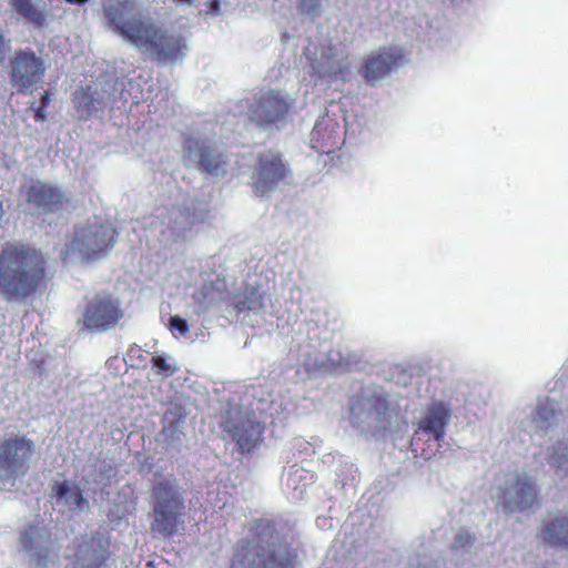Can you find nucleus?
<instances>
[{
	"label": "nucleus",
	"instance_id": "473e14b6",
	"mask_svg": "<svg viewBox=\"0 0 568 568\" xmlns=\"http://www.w3.org/2000/svg\"><path fill=\"white\" fill-rule=\"evenodd\" d=\"M4 216L3 201L0 199V221Z\"/></svg>",
	"mask_w": 568,
	"mask_h": 568
},
{
	"label": "nucleus",
	"instance_id": "20e7f679",
	"mask_svg": "<svg viewBox=\"0 0 568 568\" xmlns=\"http://www.w3.org/2000/svg\"><path fill=\"white\" fill-rule=\"evenodd\" d=\"M450 419L452 408L447 403L435 400L427 405L420 417L413 423L412 450L427 459L434 456L445 440Z\"/></svg>",
	"mask_w": 568,
	"mask_h": 568
},
{
	"label": "nucleus",
	"instance_id": "a878e982",
	"mask_svg": "<svg viewBox=\"0 0 568 568\" xmlns=\"http://www.w3.org/2000/svg\"><path fill=\"white\" fill-rule=\"evenodd\" d=\"M151 363L152 367L156 368L155 373L164 377L172 376L178 371L174 365L168 363L166 359L160 355L152 356Z\"/></svg>",
	"mask_w": 568,
	"mask_h": 568
},
{
	"label": "nucleus",
	"instance_id": "423d86ee",
	"mask_svg": "<svg viewBox=\"0 0 568 568\" xmlns=\"http://www.w3.org/2000/svg\"><path fill=\"white\" fill-rule=\"evenodd\" d=\"M183 158L204 175L214 178L225 176L231 168L226 152L215 143L187 135L183 140Z\"/></svg>",
	"mask_w": 568,
	"mask_h": 568
},
{
	"label": "nucleus",
	"instance_id": "dca6fc26",
	"mask_svg": "<svg viewBox=\"0 0 568 568\" xmlns=\"http://www.w3.org/2000/svg\"><path fill=\"white\" fill-rule=\"evenodd\" d=\"M404 63V54L394 48H383L378 54L368 57L362 73L367 81H376Z\"/></svg>",
	"mask_w": 568,
	"mask_h": 568
},
{
	"label": "nucleus",
	"instance_id": "7c9ffc66",
	"mask_svg": "<svg viewBox=\"0 0 568 568\" xmlns=\"http://www.w3.org/2000/svg\"><path fill=\"white\" fill-rule=\"evenodd\" d=\"M206 13L210 16H219L221 13V1L220 0H206L205 2Z\"/></svg>",
	"mask_w": 568,
	"mask_h": 568
},
{
	"label": "nucleus",
	"instance_id": "aec40b11",
	"mask_svg": "<svg viewBox=\"0 0 568 568\" xmlns=\"http://www.w3.org/2000/svg\"><path fill=\"white\" fill-rule=\"evenodd\" d=\"M541 536L546 544L568 548V516L556 517L541 529Z\"/></svg>",
	"mask_w": 568,
	"mask_h": 568
},
{
	"label": "nucleus",
	"instance_id": "6ab92c4d",
	"mask_svg": "<svg viewBox=\"0 0 568 568\" xmlns=\"http://www.w3.org/2000/svg\"><path fill=\"white\" fill-rule=\"evenodd\" d=\"M10 6L16 13L34 28L41 29L47 24L48 12L39 8L32 0H10Z\"/></svg>",
	"mask_w": 568,
	"mask_h": 568
},
{
	"label": "nucleus",
	"instance_id": "39448f33",
	"mask_svg": "<svg viewBox=\"0 0 568 568\" xmlns=\"http://www.w3.org/2000/svg\"><path fill=\"white\" fill-rule=\"evenodd\" d=\"M116 234V229L109 221H95L77 225L73 236L65 244L61 256L67 261L78 254L84 262L102 258L114 246Z\"/></svg>",
	"mask_w": 568,
	"mask_h": 568
},
{
	"label": "nucleus",
	"instance_id": "2f4dec72",
	"mask_svg": "<svg viewBox=\"0 0 568 568\" xmlns=\"http://www.w3.org/2000/svg\"><path fill=\"white\" fill-rule=\"evenodd\" d=\"M65 2L73 4V6H84L89 2V0H64Z\"/></svg>",
	"mask_w": 568,
	"mask_h": 568
},
{
	"label": "nucleus",
	"instance_id": "f3484780",
	"mask_svg": "<svg viewBox=\"0 0 568 568\" xmlns=\"http://www.w3.org/2000/svg\"><path fill=\"white\" fill-rule=\"evenodd\" d=\"M109 558V540L102 536H92L79 545L75 568H101Z\"/></svg>",
	"mask_w": 568,
	"mask_h": 568
},
{
	"label": "nucleus",
	"instance_id": "a211bd4d",
	"mask_svg": "<svg viewBox=\"0 0 568 568\" xmlns=\"http://www.w3.org/2000/svg\"><path fill=\"white\" fill-rule=\"evenodd\" d=\"M339 124L333 120L317 121L311 132L312 148L323 154L333 153L339 145Z\"/></svg>",
	"mask_w": 568,
	"mask_h": 568
},
{
	"label": "nucleus",
	"instance_id": "0eeeda50",
	"mask_svg": "<svg viewBox=\"0 0 568 568\" xmlns=\"http://www.w3.org/2000/svg\"><path fill=\"white\" fill-rule=\"evenodd\" d=\"M293 103L280 89L262 90L248 105L250 120L262 128L278 126L286 121Z\"/></svg>",
	"mask_w": 568,
	"mask_h": 568
},
{
	"label": "nucleus",
	"instance_id": "5701e85b",
	"mask_svg": "<svg viewBox=\"0 0 568 568\" xmlns=\"http://www.w3.org/2000/svg\"><path fill=\"white\" fill-rule=\"evenodd\" d=\"M556 418V410L552 400L546 398L539 403L534 414V422L540 429H547Z\"/></svg>",
	"mask_w": 568,
	"mask_h": 568
},
{
	"label": "nucleus",
	"instance_id": "f03ea898",
	"mask_svg": "<svg viewBox=\"0 0 568 568\" xmlns=\"http://www.w3.org/2000/svg\"><path fill=\"white\" fill-rule=\"evenodd\" d=\"M43 254L23 243L7 242L0 251V296L11 303L33 296L45 286Z\"/></svg>",
	"mask_w": 568,
	"mask_h": 568
},
{
	"label": "nucleus",
	"instance_id": "cd10ccee",
	"mask_svg": "<svg viewBox=\"0 0 568 568\" xmlns=\"http://www.w3.org/2000/svg\"><path fill=\"white\" fill-rule=\"evenodd\" d=\"M170 327L172 331L179 332L180 335L184 336L189 333L187 322L180 316H172L170 320Z\"/></svg>",
	"mask_w": 568,
	"mask_h": 568
},
{
	"label": "nucleus",
	"instance_id": "c85d7f7f",
	"mask_svg": "<svg viewBox=\"0 0 568 568\" xmlns=\"http://www.w3.org/2000/svg\"><path fill=\"white\" fill-rule=\"evenodd\" d=\"M474 537L468 532H459L454 541V548H467L473 545Z\"/></svg>",
	"mask_w": 568,
	"mask_h": 568
},
{
	"label": "nucleus",
	"instance_id": "9b49d317",
	"mask_svg": "<svg viewBox=\"0 0 568 568\" xmlns=\"http://www.w3.org/2000/svg\"><path fill=\"white\" fill-rule=\"evenodd\" d=\"M290 174V169L284 163L282 154L274 150L258 153L256 166L252 173V189L256 196H265L278 187Z\"/></svg>",
	"mask_w": 568,
	"mask_h": 568
},
{
	"label": "nucleus",
	"instance_id": "1a4fd4ad",
	"mask_svg": "<svg viewBox=\"0 0 568 568\" xmlns=\"http://www.w3.org/2000/svg\"><path fill=\"white\" fill-rule=\"evenodd\" d=\"M123 316L120 298L106 291L97 292L89 298L82 315L84 326L93 332L114 328Z\"/></svg>",
	"mask_w": 568,
	"mask_h": 568
},
{
	"label": "nucleus",
	"instance_id": "72a5a7b5",
	"mask_svg": "<svg viewBox=\"0 0 568 568\" xmlns=\"http://www.w3.org/2000/svg\"><path fill=\"white\" fill-rule=\"evenodd\" d=\"M302 6L305 7L306 6V0H302Z\"/></svg>",
	"mask_w": 568,
	"mask_h": 568
},
{
	"label": "nucleus",
	"instance_id": "bb28decb",
	"mask_svg": "<svg viewBox=\"0 0 568 568\" xmlns=\"http://www.w3.org/2000/svg\"><path fill=\"white\" fill-rule=\"evenodd\" d=\"M52 93L50 91H44L41 97L40 105L34 110V120L37 122H43L47 119V108L51 102Z\"/></svg>",
	"mask_w": 568,
	"mask_h": 568
},
{
	"label": "nucleus",
	"instance_id": "412c9836",
	"mask_svg": "<svg viewBox=\"0 0 568 568\" xmlns=\"http://www.w3.org/2000/svg\"><path fill=\"white\" fill-rule=\"evenodd\" d=\"M52 491L54 493L58 501L65 499L67 505H73L79 509L88 506V500L83 497L82 490L75 485H70L69 481H58L53 485Z\"/></svg>",
	"mask_w": 568,
	"mask_h": 568
},
{
	"label": "nucleus",
	"instance_id": "9d476101",
	"mask_svg": "<svg viewBox=\"0 0 568 568\" xmlns=\"http://www.w3.org/2000/svg\"><path fill=\"white\" fill-rule=\"evenodd\" d=\"M34 453V443L26 436L14 435L0 440V479L24 476Z\"/></svg>",
	"mask_w": 568,
	"mask_h": 568
},
{
	"label": "nucleus",
	"instance_id": "b1692460",
	"mask_svg": "<svg viewBox=\"0 0 568 568\" xmlns=\"http://www.w3.org/2000/svg\"><path fill=\"white\" fill-rule=\"evenodd\" d=\"M372 410L378 422H389V402L385 396L376 395L372 398Z\"/></svg>",
	"mask_w": 568,
	"mask_h": 568
},
{
	"label": "nucleus",
	"instance_id": "2eb2a0df",
	"mask_svg": "<svg viewBox=\"0 0 568 568\" xmlns=\"http://www.w3.org/2000/svg\"><path fill=\"white\" fill-rule=\"evenodd\" d=\"M27 202L33 204L44 213L62 211L69 203V199L61 189L37 181L27 190Z\"/></svg>",
	"mask_w": 568,
	"mask_h": 568
},
{
	"label": "nucleus",
	"instance_id": "4be33fe9",
	"mask_svg": "<svg viewBox=\"0 0 568 568\" xmlns=\"http://www.w3.org/2000/svg\"><path fill=\"white\" fill-rule=\"evenodd\" d=\"M263 295L255 286L247 285L241 294L234 298V307L239 312L257 311L263 307Z\"/></svg>",
	"mask_w": 568,
	"mask_h": 568
},
{
	"label": "nucleus",
	"instance_id": "f257e3e1",
	"mask_svg": "<svg viewBox=\"0 0 568 568\" xmlns=\"http://www.w3.org/2000/svg\"><path fill=\"white\" fill-rule=\"evenodd\" d=\"M135 9L134 0H118L104 7L108 24L131 44L143 49L161 64H172L185 55L186 42L181 34L159 27L150 19L125 16Z\"/></svg>",
	"mask_w": 568,
	"mask_h": 568
},
{
	"label": "nucleus",
	"instance_id": "ddd939ff",
	"mask_svg": "<svg viewBox=\"0 0 568 568\" xmlns=\"http://www.w3.org/2000/svg\"><path fill=\"white\" fill-rule=\"evenodd\" d=\"M231 568H295L290 555L278 557L253 540L242 541L234 555Z\"/></svg>",
	"mask_w": 568,
	"mask_h": 568
},
{
	"label": "nucleus",
	"instance_id": "393cba45",
	"mask_svg": "<svg viewBox=\"0 0 568 568\" xmlns=\"http://www.w3.org/2000/svg\"><path fill=\"white\" fill-rule=\"evenodd\" d=\"M549 464L557 469L568 470V445L559 443L549 458Z\"/></svg>",
	"mask_w": 568,
	"mask_h": 568
},
{
	"label": "nucleus",
	"instance_id": "4468645a",
	"mask_svg": "<svg viewBox=\"0 0 568 568\" xmlns=\"http://www.w3.org/2000/svg\"><path fill=\"white\" fill-rule=\"evenodd\" d=\"M264 425L251 417H242L236 422L227 420L224 430L237 444L242 453L253 452L263 440Z\"/></svg>",
	"mask_w": 568,
	"mask_h": 568
},
{
	"label": "nucleus",
	"instance_id": "c756f323",
	"mask_svg": "<svg viewBox=\"0 0 568 568\" xmlns=\"http://www.w3.org/2000/svg\"><path fill=\"white\" fill-rule=\"evenodd\" d=\"M10 51V40L7 39L4 31L0 27V62H2Z\"/></svg>",
	"mask_w": 568,
	"mask_h": 568
},
{
	"label": "nucleus",
	"instance_id": "7ed1b4c3",
	"mask_svg": "<svg viewBox=\"0 0 568 568\" xmlns=\"http://www.w3.org/2000/svg\"><path fill=\"white\" fill-rule=\"evenodd\" d=\"M151 530L165 539L184 530L185 504L174 478H161L152 486Z\"/></svg>",
	"mask_w": 568,
	"mask_h": 568
},
{
	"label": "nucleus",
	"instance_id": "6e6552de",
	"mask_svg": "<svg viewBox=\"0 0 568 568\" xmlns=\"http://www.w3.org/2000/svg\"><path fill=\"white\" fill-rule=\"evenodd\" d=\"M538 504V488L530 476L519 473L506 476L505 486L497 494V505L505 513L534 510Z\"/></svg>",
	"mask_w": 568,
	"mask_h": 568
},
{
	"label": "nucleus",
	"instance_id": "f8f14e48",
	"mask_svg": "<svg viewBox=\"0 0 568 568\" xmlns=\"http://www.w3.org/2000/svg\"><path fill=\"white\" fill-rule=\"evenodd\" d=\"M44 60L31 49H18L10 60L11 83L26 93L41 83L45 74Z\"/></svg>",
	"mask_w": 568,
	"mask_h": 568
}]
</instances>
